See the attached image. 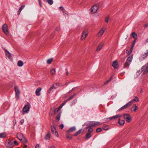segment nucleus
I'll list each match as a JSON object with an SVG mask.
<instances>
[{"mask_svg": "<svg viewBox=\"0 0 148 148\" xmlns=\"http://www.w3.org/2000/svg\"><path fill=\"white\" fill-rule=\"evenodd\" d=\"M86 138H89L91 137V135L90 133H87L86 135Z\"/></svg>", "mask_w": 148, "mask_h": 148, "instance_id": "nucleus-41", "label": "nucleus"}, {"mask_svg": "<svg viewBox=\"0 0 148 148\" xmlns=\"http://www.w3.org/2000/svg\"><path fill=\"white\" fill-rule=\"evenodd\" d=\"M55 73L56 70L55 69H53L51 71L50 73L52 75H54Z\"/></svg>", "mask_w": 148, "mask_h": 148, "instance_id": "nucleus-36", "label": "nucleus"}, {"mask_svg": "<svg viewBox=\"0 0 148 148\" xmlns=\"http://www.w3.org/2000/svg\"><path fill=\"white\" fill-rule=\"evenodd\" d=\"M14 143L15 145H18V143L16 140L14 141Z\"/></svg>", "mask_w": 148, "mask_h": 148, "instance_id": "nucleus-49", "label": "nucleus"}, {"mask_svg": "<svg viewBox=\"0 0 148 148\" xmlns=\"http://www.w3.org/2000/svg\"><path fill=\"white\" fill-rule=\"evenodd\" d=\"M76 130V128L75 127H72L70 128V129L67 131V132L69 133L73 131H75Z\"/></svg>", "mask_w": 148, "mask_h": 148, "instance_id": "nucleus-21", "label": "nucleus"}, {"mask_svg": "<svg viewBox=\"0 0 148 148\" xmlns=\"http://www.w3.org/2000/svg\"><path fill=\"white\" fill-rule=\"evenodd\" d=\"M72 90H70V92H72Z\"/></svg>", "mask_w": 148, "mask_h": 148, "instance_id": "nucleus-62", "label": "nucleus"}, {"mask_svg": "<svg viewBox=\"0 0 148 148\" xmlns=\"http://www.w3.org/2000/svg\"><path fill=\"white\" fill-rule=\"evenodd\" d=\"M39 2H40V1H39ZM39 3H40V2H39Z\"/></svg>", "mask_w": 148, "mask_h": 148, "instance_id": "nucleus-64", "label": "nucleus"}, {"mask_svg": "<svg viewBox=\"0 0 148 148\" xmlns=\"http://www.w3.org/2000/svg\"><path fill=\"white\" fill-rule=\"evenodd\" d=\"M35 148H39V145L38 144H37L35 146Z\"/></svg>", "mask_w": 148, "mask_h": 148, "instance_id": "nucleus-52", "label": "nucleus"}, {"mask_svg": "<svg viewBox=\"0 0 148 148\" xmlns=\"http://www.w3.org/2000/svg\"><path fill=\"white\" fill-rule=\"evenodd\" d=\"M6 135L5 133H0V138H4L6 136Z\"/></svg>", "mask_w": 148, "mask_h": 148, "instance_id": "nucleus-30", "label": "nucleus"}, {"mask_svg": "<svg viewBox=\"0 0 148 148\" xmlns=\"http://www.w3.org/2000/svg\"><path fill=\"white\" fill-rule=\"evenodd\" d=\"M66 137L69 139H72V137L69 134H67Z\"/></svg>", "mask_w": 148, "mask_h": 148, "instance_id": "nucleus-43", "label": "nucleus"}, {"mask_svg": "<svg viewBox=\"0 0 148 148\" xmlns=\"http://www.w3.org/2000/svg\"><path fill=\"white\" fill-rule=\"evenodd\" d=\"M18 65L19 66H21L23 65V63L21 61H19L18 62Z\"/></svg>", "mask_w": 148, "mask_h": 148, "instance_id": "nucleus-33", "label": "nucleus"}, {"mask_svg": "<svg viewBox=\"0 0 148 148\" xmlns=\"http://www.w3.org/2000/svg\"><path fill=\"white\" fill-rule=\"evenodd\" d=\"M25 5H22L21 6L20 8L19 9L20 10H21V11L23 9V8L25 7Z\"/></svg>", "mask_w": 148, "mask_h": 148, "instance_id": "nucleus-46", "label": "nucleus"}, {"mask_svg": "<svg viewBox=\"0 0 148 148\" xmlns=\"http://www.w3.org/2000/svg\"><path fill=\"white\" fill-rule=\"evenodd\" d=\"M15 91V92L16 98L17 100L19 99V95L20 94V91L18 88L17 86H15L14 87Z\"/></svg>", "mask_w": 148, "mask_h": 148, "instance_id": "nucleus-6", "label": "nucleus"}, {"mask_svg": "<svg viewBox=\"0 0 148 148\" xmlns=\"http://www.w3.org/2000/svg\"><path fill=\"white\" fill-rule=\"evenodd\" d=\"M2 29L4 32L7 35L9 34L8 29V26L6 24H4L2 27Z\"/></svg>", "mask_w": 148, "mask_h": 148, "instance_id": "nucleus-11", "label": "nucleus"}, {"mask_svg": "<svg viewBox=\"0 0 148 148\" xmlns=\"http://www.w3.org/2000/svg\"><path fill=\"white\" fill-rule=\"evenodd\" d=\"M51 135L49 133H48L45 136V138L46 140H49L50 138Z\"/></svg>", "mask_w": 148, "mask_h": 148, "instance_id": "nucleus-25", "label": "nucleus"}, {"mask_svg": "<svg viewBox=\"0 0 148 148\" xmlns=\"http://www.w3.org/2000/svg\"><path fill=\"white\" fill-rule=\"evenodd\" d=\"M132 49H130V50H127L126 52L128 55H129L132 52Z\"/></svg>", "mask_w": 148, "mask_h": 148, "instance_id": "nucleus-35", "label": "nucleus"}, {"mask_svg": "<svg viewBox=\"0 0 148 148\" xmlns=\"http://www.w3.org/2000/svg\"><path fill=\"white\" fill-rule=\"evenodd\" d=\"M5 145L8 148H12L14 146L13 143L9 140L5 142Z\"/></svg>", "mask_w": 148, "mask_h": 148, "instance_id": "nucleus-4", "label": "nucleus"}, {"mask_svg": "<svg viewBox=\"0 0 148 148\" xmlns=\"http://www.w3.org/2000/svg\"><path fill=\"white\" fill-rule=\"evenodd\" d=\"M24 120L23 119H22L21 120V124H23L24 123Z\"/></svg>", "mask_w": 148, "mask_h": 148, "instance_id": "nucleus-50", "label": "nucleus"}, {"mask_svg": "<svg viewBox=\"0 0 148 148\" xmlns=\"http://www.w3.org/2000/svg\"><path fill=\"white\" fill-rule=\"evenodd\" d=\"M5 54L6 56H8L9 58H11V54L6 49L5 50Z\"/></svg>", "mask_w": 148, "mask_h": 148, "instance_id": "nucleus-23", "label": "nucleus"}, {"mask_svg": "<svg viewBox=\"0 0 148 148\" xmlns=\"http://www.w3.org/2000/svg\"><path fill=\"white\" fill-rule=\"evenodd\" d=\"M133 103V101H131L126 104L124 105L119 109V111H121L127 108L129 106H130Z\"/></svg>", "mask_w": 148, "mask_h": 148, "instance_id": "nucleus-5", "label": "nucleus"}, {"mask_svg": "<svg viewBox=\"0 0 148 148\" xmlns=\"http://www.w3.org/2000/svg\"><path fill=\"white\" fill-rule=\"evenodd\" d=\"M60 9L62 11V12L64 13L65 12V10L64 8L62 7H60Z\"/></svg>", "mask_w": 148, "mask_h": 148, "instance_id": "nucleus-44", "label": "nucleus"}, {"mask_svg": "<svg viewBox=\"0 0 148 148\" xmlns=\"http://www.w3.org/2000/svg\"><path fill=\"white\" fill-rule=\"evenodd\" d=\"M66 104L65 103L64 101L63 103L58 108H57V110H60V109L62 108L63 106L64 105Z\"/></svg>", "mask_w": 148, "mask_h": 148, "instance_id": "nucleus-29", "label": "nucleus"}, {"mask_svg": "<svg viewBox=\"0 0 148 148\" xmlns=\"http://www.w3.org/2000/svg\"><path fill=\"white\" fill-rule=\"evenodd\" d=\"M21 10H20L19 9L18 11V15H19L21 12Z\"/></svg>", "mask_w": 148, "mask_h": 148, "instance_id": "nucleus-53", "label": "nucleus"}, {"mask_svg": "<svg viewBox=\"0 0 148 148\" xmlns=\"http://www.w3.org/2000/svg\"><path fill=\"white\" fill-rule=\"evenodd\" d=\"M118 123L120 125H123L125 123V121L123 120L119 119L118 121Z\"/></svg>", "mask_w": 148, "mask_h": 148, "instance_id": "nucleus-24", "label": "nucleus"}, {"mask_svg": "<svg viewBox=\"0 0 148 148\" xmlns=\"http://www.w3.org/2000/svg\"><path fill=\"white\" fill-rule=\"evenodd\" d=\"M76 95L75 94H74L73 95L71 96L69 98L65 100L64 102L65 103H66L68 101H70V100L73 99L74 97V96H75Z\"/></svg>", "mask_w": 148, "mask_h": 148, "instance_id": "nucleus-28", "label": "nucleus"}, {"mask_svg": "<svg viewBox=\"0 0 148 148\" xmlns=\"http://www.w3.org/2000/svg\"><path fill=\"white\" fill-rule=\"evenodd\" d=\"M145 42H148V38L146 39V40H145Z\"/></svg>", "mask_w": 148, "mask_h": 148, "instance_id": "nucleus-57", "label": "nucleus"}, {"mask_svg": "<svg viewBox=\"0 0 148 148\" xmlns=\"http://www.w3.org/2000/svg\"><path fill=\"white\" fill-rule=\"evenodd\" d=\"M55 84L56 85H57V84Z\"/></svg>", "mask_w": 148, "mask_h": 148, "instance_id": "nucleus-63", "label": "nucleus"}, {"mask_svg": "<svg viewBox=\"0 0 148 148\" xmlns=\"http://www.w3.org/2000/svg\"><path fill=\"white\" fill-rule=\"evenodd\" d=\"M82 130V129L79 130L77 132H76L74 134V136H77L78 135L80 134L81 133Z\"/></svg>", "mask_w": 148, "mask_h": 148, "instance_id": "nucleus-26", "label": "nucleus"}, {"mask_svg": "<svg viewBox=\"0 0 148 148\" xmlns=\"http://www.w3.org/2000/svg\"><path fill=\"white\" fill-rule=\"evenodd\" d=\"M17 138L21 141L26 143L27 142V140L25 137L21 133H18L17 134Z\"/></svg>", "mask_w": 148, "mask_h": 148, "instance_id": "nucleus-2", "label": "nucleus"}, {"mask_svg": "<svg viewBox=\"0 0 148 148\" xmlns=\"http://www.w3.org/2000/svg\"><path fill=\"white\" fill-rule=\"evenodd\" d=\"M41 88L40 87L36 89V94L37 96H38L40 95V92L41 90Z\"/></svg>", "mask_w": 148, "mask_h": 148, "instance_id": "nucleus-18", "label": "nucleus"}, {"mask_svg": "<svg viewBox=\"0 0 148 148\" xmlns=\"http://www.w3.org/2000/svg\"><path fill=\"white\" fill-rule=\"evenodd\" d=\"M75 88H72V89L71 90H74L75 89Z\"/></svg>", "mask_w": 148, "mask_h": 148, "instance_id": "nucleus-60", "label": "nucleus"}, {"mask_svg": "<svg viewBox=\"0 0 148 148\" xmlns=\"http://www.w3.org/2000/svg\"><path fill=\"white\" fill-rule=\"evenodd\" d=\"M132 101H133V102L134 101H135L136 102H138L139 101V100L138 97H135L133 99V100H132Z\"/></svg>", "mask_w": 148, "mask_h": 148, "instance_id": "nucleus-39", "label": "nucleus"}, {"mask_svg": "<svg viewBox=\"0 0 148 148\" xmlns=\"http://www.w3.org/2000/svg\"><path fill=\"white\" fill-rule=\"evenodd\" d=\"M76 95L75 94H74L73 95L71 96L69 98L65 100L64 102L65 103H66L68 101H70V100L73 99L74 97V96H75Z\"/></svg>", "mask_w": 148, "mask_h": 148, "instance_id": "nucleus-27", "label": "nucleus"}, {"mask_svg": "<svg viewBox=\"0 0 148 148\" xmlns=\"http://www.w3.org/2000/svg\"><path fill=\"white\" fill-rule=\"evenodd\" d=\"M51 129L53 133L58 137L59 136L58 133L56 131L55 127L54 126H51Z\"/></svg>", "mask_w": 148, "mask_h": 148, "instance_id": "nucleus-12", "label": "nucleus"}, {"mask_svg": "<svg viewBox=\"0 0 148 148\" xmlns=\"http://www.w3.org/2000/svg\"><path fill=\"white\" fill-rule=\"evenodd\" d=\"M99 8V5L96 4L94 5L91 8V12L93 13H95L98 10Z\"/></svg>", "mask_w": 148, "mask_h": 148, "instance_id": "nucleus-9", "label": "nucleus"}, {"mask_svg": "<svg viewBox=\"0 0 148 148\" xmlns=\"http://www.w3.org/2000/svg\"><path fill=\"white\" fill-rule=\"evenodd\" d=\"M77 100H73L72 102V104H75L76 102H77Z\"/></svg>", "mask_w": 148, "mask_h": 148, "instance_id": "nucleus-48", "label": "nucleus"}, {"mask_svg": "<svg viewBox=\"0 0 148 148\" xmlns=\"http://www.w3.org/2000/svg\"><path fill=\"white\" fill-rule=\"evenodd\" d=\"M105 31V29L103 27L102 28L97 34V36L98 37H101Z\"/></svg>", "mask_w": 148, "mask_h": 148, "instance_id": "nucleus-13", "label": "nucleus"}, {"mask_svg": "<svg viewBox=\"0 0 148 148\" xmlns=\"http://www.w3.org/2000/svg\"><path fill=\"white\" fill-rule=\"evenodd\" d=\"M92 127L91 126V125H90V126L86 127V129H88V130L87 132H88L89 133L92 132L93 131V130L92 128Z\"/></svg>", "mask_w": 148, "mask_h": 148, "instance_id": "nucleus-20", "label": "nucleus"}, {"mask_svg": "<svg viewBox=\"0 0 148 148\" xmlns=\"http://www.w3.org/2000/svg\"><path fill=\"white\" fill-rule=\"evenodd\" d=\"M56 88L54 86V84H53L52 86H51L50 88H49V90L48 91V92L49 93H50L52 90L53 89H55Z\"/></svg>", "mask_w": 148, "mask_h": 148, "instance_id": "nucleus-22", "label": "nucleus"}, {"mask_svg": "<svg viewBox=\"0 0 148 148\" xmlns=\"http://www.w3.org/2000/svg\"><path fill=\"white\" fill-rule=\"evenodd\" d=\"M47 2L50 4L52 5L53 3L52 0H47Z\"/></svg>", "mask_w": 148, "mask_h": 148, "instance_id": "nucleus-40", "label": "nucleus"}, {"mask_svg": "<svg viewBox=\"0 0 148 148\" xmlns=\"http://www.w3.org/2000/svg\"><path fill=\"white\" fill-rule=\"evenodd\" d=\"M136 40H135L133 42V44H134V45L135 44V42H136Z\"/></svg>", "mask_w": 148, "mask_h": 148, "instance_id": "nucleus-55", "label": "nucleus"}, {"mask_svg": "<svg viewBox=\"0 0 148 148\" xmlns=\"http://www.w3.org/2000/svg\"><path fill=\"white\" fill-rule=\"evenodd\" d=\"M134 44H132V45L131 46V48L130 49H132V50L133 49V47H134Z\"/></svg>", "mask_w": 148, "mask_h": 148, "instance_id": "nucleus-56", "label": "nucleus"}, {"mask_svg": "<svg viewBox=\"0 0 148 148\" xmlns=\"http://www.w3.org/2000/svg\"><path fill=\"white\" fill-rule=\"evenodd\" d=\"M66 74L67 75H68L69 74V72L68 71H67L66 73Z\"/></svg>", "mask_w": 148, "mask_h": 148, "instance_id": "nucleus-59", "label": "nucleus"}, {"mask_svg": "<svg viewBox=\"0 0 148 148\" xmlns=\"http://www.w3.org/2000/svg\"><path fill=\"white\" fill-rule=\"evenodd\" d=\"M90 124L91 125V126L93 127L98 126L99 125H100L101 124L99 122L92 121V122H90Z\"/></svg>", "mask_w": 148, "mask_h": 148, "instance_id": "nucleus-14", "label": "nucleus"}, {"mask_svg": "<svg viewBox=\"0 0 148 148\" xmlns=\"http://www.w3.org/2000/svg\"><path fill=\"white\" fill-rule=\"evenodd\" d=\"M104 45V43L102 42H101L98 45L97 49L96 50L97 51H99L102 49L103 45Z\"/></svg>", "mask_w": 148, "mask_h": 148, "instance_id": "nucleus-15", "label": "nucleus"}, {"mask_svg": "<svg viewBox=\"0 0 148 148\" xmlns=\"http://www.w3.org/2000/svg\"><path fill=\"white\" fill-rule=\"evenodd\" d=\"M144 26L145 28H147V27H148V23L145 24L144 25Z\"/></svg>", "mask_w": 148, "mask_h": 148, "instance_id": "nucleus-51", "label": "nucleus"}, {"mask_svg": "<svg viewBox=\"0 0 148 148\" xmlns=\"http://www.w3.org/2000/svg\"><path fill=\"white\" fill-rule=\"evenodd\" d=\"M148 55V49L147 50V53H145V54L143 56L145 57H146Z\"/></svg>", "mask_w": 148, "mask_h": 148, "instance_id": "nucleus-45", "label": "nucleus"}, {"mask_svg": "<svg viewBox=\"0 0 148 148\" xmlns=\"http://www.w3.org/2000/svg\"><path fill=\"white\" fill-rule=\"evenodd\" d=\"M138 109V107L136 104H134L132 107L131 110L135 112Z\"/></svg>", "mask_w": 148, "mask_h": 148, "instance_id": "nucleus-19", "label": "nucleus"}, {"mask_svg": "<svg viewBox=\"0 0 148 148\" xmlns=\"http://www.w3.org/2000/svg\"><path fill=\"white\" fill-rule=\"evenodd\" d=\"M112 78H113V76L112 75L110 77V79L109 80H107L106 82L104 83L105 85L106 84H107L108 83L110 82L111 81V80L112 79Z\"/></svg>", "mask_w": 148, "mask_h": 148, "instance_id": "nucleus-32", "label": "nucleus"}, {"mask_svg": "<svg viewBox=\"0 0 148 148\" xmlns=\"http://www.w3.org/2000/svg\"><path fill=\"white\" fill-rule=\"evenodd\" d=\"M131 36L134 38L136 39V38L137 34L135 32H133Z\"/></svg>", "mask_w": 148, "mask_h": 148, "instance_id": "nucleus-31", "label": "nucleus"}, {"mask_svg": "<svg viewBox=\"0 0 148 148\" xmlns=\"http://www.w3.org/2000/svg\"><path fill=\"white\" fill-rule=\"evenodd\" d=\"M102 130V129L100 128H98L96 129V132H99L101 131Z\"/></svg>", "mask_w": 148, "mask_h": 148, "instance_id": "nucleus-42", "label": "nucleus"}, {"mask_svg": "<svg viewBox=\"0 0 148 148\" xmlns=\"http://www.w3.org/2000/svg\"><path fill=\"white\" fill-rule=\"evenodd\" d=\"M143 90L142 89H141L140 91V93H143Z\"/></svg>", "mask_w": 148, "mask_h": 148, "instance_id": "nucleus-58", "label": "nucleus"}, {"mask_svg": "<svg viewBox=\"0 0 148 148\" xmlns=\"http://www.w3.org/2000/svg\"><path fill=\"white\" fill-rule=\"evenodd\" d=\"M30 106L28 105H25L23 109V114H24L25 113L29 112Z\"/></svg>", "mask_w": 148, "mask_h": 148, "instance_id": "nucleus-3", "label": "nucleus"}, {"mask_svg": "<svg viewBox=\"0 0 148 148\" xmlns=\"http://www.w3.org/2000/svg\"><path fill=\"white\" fill-rule=\"evenodd\" d=\"M60 115H61V113H59L57 116L56 118V120H57L58 121H59L60 118Z\"/></svg>", "mask_w": 148, "mask_h": 148, "instance_id": "nucleus-34", "label": "nucleus"}, {"mask_svg": "<svg viewBox=\"0 0 148 148\" xmlns=\"http://www.w3.org/2000/svg\"><path fill=\"white\" fill-rule=\"evenodd\" d=\"M133 59V55L130 56L127 59L126 61L124 64L123 68L128 69L131 64Z\"/></svg>", "mask_w": 148, "mask_h": 148, "instance_id": "nucleus-1", "label": "nucleus"}, {"mask_svg": "<svg viewBox=\"0 0 148 148\" xmlns=\"http://www.w3.org/2000/svg\"><path fill=\"white\" fill-rule=\"evenodd\" d=\"M53 60V58L48 59L47 61V63L48 64H50Z\"/></svg>", "mask_w": 148, "mask_h": 148, "instance_id": "nucleus-38", "label": "nucleus"}, {"mask_svg": "<svg viewBox=\"0 0 148 148\" xmlns=\"http://www.w3.org/2000/svg\"><path fill=\"white\" fill-rule=\"evenodd\" d=\"M103 129L105 130H107L108 129V126L107 125H104L103 126Z\"/></svg>", "mask_w": 148, "mask_h": 148, "instance_id": "nucleus-37", "label": "nucleus"}, {"mask_svg": "<svg viewBox=\"0 0 148 148\" xmlns=\"http://www.w3.org/2000/svg\"><path fill=\"white\" fill-rule=\"evenodd\" d=\"M50 148H54L53 147H51Z\"/></svg>", "mask_w": 148, "mask_h": 148, "instance_id": "nucleus-61", "label": "nucleus"}, {"mask_svg": "<svg viewBox=\"0 0 148 148\" xmlns=\"http://www.w3.org/2000/svg\"><path fill=\"white\" fill-rule=\"evenodd\" d=\"M63 127L64 125L63 124H62L59 126V128L60 129H62L63 128Z\"/></svg>", "mask_w": 148, "mask_h": 148, "instance_id": "nucleus-47", "label": "nucleus"}, {"mask_svg": "<svg viewBox=\"0 0 148 148\" xmlns=\"http://www.w3.org/2000/svg\"><path fill=\"white\" fill-rule=\"evenodd\" d=\"M105 21L107 23H108V18H106V20H105Z\"/></svg>", "mask_w": 148, "mask_h": 148, "instance_id": "nucleus-54", "label": "nucleus"}, {"mask_svg": "<svg viewBox=\"0 0 148 148\" xmlns=\"http://www.w3.org/2000/svg\"><path fill=\"white\" fill-rule=\"evenodd\" d=\"M57 108L56 109H54L53 108H52L49 112V114L50 115L52 116L53 115L55 114H56L58 113L59 110H57Z\"/></svg>", "mask_w": 148, "mask_h": 148, "instance_id": "nucleus-10", "label": "nucleus"}, {"mask_svg": "<svg viewBox=\"0 0 148 148\" xmlns=\"http://www.w3.org/2000/svg\"><path fill=\"white\" fill-rule=\"evenodd\" d=\"M122 116L121 115H116L115 116H114L111 117H109L108 119L110 120L114 119H116L119 118L121 117Z\"/></svg>", "mask_w": 148, "mask_h": 148, "instance_id": "nucleus-17", "label": "nucleus"}, {"mask_svg": "<svg viewBox=\"0 0 148 148\" xmlns=\"http://www.w3.org/2000/svg\"><path fill=\"white\" fill-rule=\"evenodd\" d=\"M123 116L124 119L127 122L129 123L131 121V117L129 114H125L123 115Z\"/></svg>", "mask_w": 148, "mask_h": 148, "instance_id": "nucleus-7", "label": "nucleus"}, {"mask_svg": "<svg viewBox=\"0 0 148 148\" xmlns=\"http://www.w3.org/2000/svg\"><path fill=\"white\" fill-rule=\"evenodd\" d=\"M118 62L117 60H115L113 62L112 64V66L114 68V69L118 68L117 66Z\"/></svg>", "mask_w": 148, "mask_h": 148, "instance_id": "nucleus-16", "label": "nucleus"}, {"mask_svg": "<svg viewBox=\"0 0 148 148\" xmlns=\"http://www.w3.org/2000/svg\"><path fill=\"white\" fill-rule=\"evenodd\" d=\"M88 34L87 30L86 29L84 30L82 34L81 40H84L87 36Z\"/></svg>", "mask_w": 148, "mask_h": 148, "instance_id": "nucleus-8", "label": "nucleus"}]
</instances>
